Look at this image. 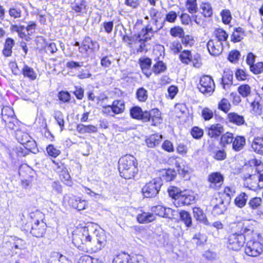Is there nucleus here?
Here are the masks:
<instances>
[{"label":"nucleus","instance_id":"nucleus-1","mask_svg":"<svg viewBox=\"0 0 263 263\" xmlns=\"http://www.w3.org/2000/svg\"><path fill=\"white\" fill-rule=\"evenodd\" d=\"M72 242L79 250L86 252L87 249L84 245L92 243L94 245L91 247V250L97 252L105 246L106 237L103 231H93L92 228L85 227L81 230V233L73 235Z\"/></svg>","mask_w":263,"mask_h":263},{"label":"nucleus","instance_id":"nucleus-2","mask_svg":"<svg viewBox=\"0 0 263 263\" xmlns=\"http://www.w3.org/2000/svg\"><path fill=\"white\" fill-rule=\"evenodd\" d=\"M118 163L120 175L125 179L134 178L138 172L137 161L132 155H126L122 157Z\"/></svg>","mask_w":263,"mask_h":263},{"label":"nucleus","instance_id":"nucleus-3","mask_svg":"<svg viewBox=\"0 0 263 263\" xmlns=\"http://www.w3.org/2000/svg\"><path fill=\"white\" fill-rule=\"evenodd\" d=\"M149 15L151 20L153 21V24L155 25V28L153 29L151 26L147 25L145 28L141 31V33L137 37L139 40H143L144 41H147L151 40L154 33L162 28L164 21L161 24H158L159 20L161 18L162 14L158 10L151 8L148 11Z\"/></svg>","mask_w":263,"mask_h":263},{"label":"nucleus","instance_id":"nucleus-4","mask_svg":"<svg viewBox=\"0 0 263 263\" xmlns=\"http://www.w3.org/2000/svg\"><path fill=\"white\" fill-rule=\"evenodd\" d=\"M167 192L171 197L178 200L179 206L188 205L195 202V196L192 191H181L178 187L171 186L168 188Z\"/></svg>","mask_w":263,"mask_h":263},{"label":"nucleus","instance_id":"nucleus-5","mask_svg":"<svg viewBox=\"0 0 263 263\" xmlns=\"http://www.w3.org/2000/svg\"><path fill=\"white\" fill-rule=\"evenodd\" d=\"M163 183L161 179L156 178L146 183L142 189L143 196L146 198H155L159 194Z\"/></svg>","mask_w":263,"mask_h":263},{"label":"nucleus","instance_id":"nucleus-6","mask_svg":"<svg viewBox=\"0 0 263 263\" xmlns=\"http://www.w3.org/2000/svg\"><path fill=\"white\" fill-rule=\"evenodd\" d=\"M139 120L143 122H148L152 120V125L154 126L160 124L162 121L161 112L158 108H154L149 111H143L142 110Z\"/></svg>","mask_w":263,"mask_h":263},{"label":"nucleus","instance_id":"nucleus-7","mask_svg":"<svg viewBox=\"0 0 263 263\" xmlns=\"http://www.w3.org/2000/svg\"><path fill=\"white\" fill-rule=\"evenodd\" d=\"M232 227V233L245 236L251 234L254 231V227L250 220H243L234 224Z\"/></svg>","mask_w":263,"mask_h":263},{"label":"nucleus","instance_id":"nucleus-8","mask_svg":"<svg viewBox=\"0 0 263 263\" xmlns=\"http://www.w3.org/2000/svg\"><path fill=\"white\" fill-rule=\"evenodd\" d=\"M246 240L245 236L231 233L228 237L227 247L229 249L238 251L243 246Z\"/></svg>","mask_w":263,"mask_h":263},{"label":"nucleus","instance_id":"nucleus-9","mask_svg":"<svg viewBox=\"0 0 263 263\" xmlns=\"http://www.w3.org/2000/svg\"><path fill=\"white\" fill-rule=\"evenodd\" d=\"M199 90L204 95H210L214 91L215 84L212 78L209 76H202L197 86Z\"/></svg>","mask_w":263,"mask_h":263},{"label":"nucleus","instance_id":"nucleus-10","mask_svg":"<svg viewBox=\"0 0 263 263\" xmlns=\"http://www.w3.org/2000/svg\"><path fill=\"white\" fill-rule=\"evenodd\" d=\"M262 251V245L259 241L251 240L247 242L245 253L247 255L252 257L258 256Z\"/></svg>","mask_w":263,"mask_h":263},{"label":"nucleus","instance_id":"nucleus-11","mask_svg":"<svg viewBox=\"0 0 263 263\" xmlns=\"http://www.w3.org/2000/svg\"><path fill=\"white\" fill-rule=\"evenodd\" d=\"M64 200L67 201L70 206L78 211L85 209L86 206V201L85 200L73 195H64Z\"/></svg>","mask_w":263,"mask_h":263},{"label":"nucleus","instance_id":"nucleus-12","mask_svg":"<svg viewBox=\"0 0 263 263\" xmlns=\"http://www.w3.org/2000/svg\"><path fill=\"white\" fill-rule=\"evenodd\" d=\"M260 162L258 163V161L256 160L255 165L256 174H252L249 175V178L253 181V182L256 184V186L260 189L263 187V165L260 164Z\"/></svg>","mask_w":263,"mask_h":263},{"label":"nucleus","instance_id":"nucleus-13","mask_svg":"<svg viewBox=\"0 0 263 263\" xmlns=\"http://www.w3.org/2000/svg\"><path fill=\"white\" fill-rule=\"evenodd\" d=\"M223 176L219 172H214L208 176V181L210 182V187L218 190L223 184Z\"/></svg>","mask_w":263,"mask_h":263},{"label":"nucleus","instance_id":"nucleus-14","mask_svg":"<svg viewBox=\"0 0 263 263\" xmlns=\"http://www.w3.org/2000/svg\"><path fill=\"white\" fill-rule=\"evenodd\" d=\"M46 224L43 221L36 220L32 225L31 234L36 237H42L46 232Z\"/></svg>","mask_w":263,"mask_h":263},{"label":"nucleus","instance_id":"nucleus-15","mask_svg":"<svg viewBox=\"0 0 263 263\" xmlns=\"http://www.w3.org/2000/svg\"><path fill=\"white\" fill-rule=\"evenodd\" d=\"M206 46L210 54L213 56L219 55L223 50L222 42L215 41L214 39L210 40Z\"/></svg>","mask_w":263,"mask_h":263},{"label":"nucleus","instance_id":"nucleus-16","mask_svg":"<svg viewBox=\"0 0 263 263\" xmlns=\"http://www.w3.org/2000/svg\"><path fill=\"white\" fill-rule=\"evenodd\" d=\"M205 130L210 137L215 139L220 137L224 131L223 125L219 123L211 125L206 127Z\"/></svg>","mask_w":263,"mask_h":263},{"label":"nucleus","instance_id":"nucleus-17","mask_svg":"<svg viewBox=\"0 0 263 263\" xmlns=\"http://www.w3.org/2000/svg\"><path fill=\"white\" fill-rule=\"evenodd\" d=\"M81 47L85 52H87L89 49L93 52L98 50L100 46L97 41H93L89 36H86L82 42Z\"/></svg>","mask_w":263,"mask_h":263},{"label":"nucleus","instance_id":"nucleus-18","mask_svg":"<svg viewBox=\"0 0 263 263\" xmlns=\"http://www.w3.org/2000/svg\"><path fill=\"white\" fill-rule=\"evenodd\" d=\"M139 64L143 73L147 77H149L152 74L150 68L152 65V60L149 58H141L139 60Z\"/></svg>","mask_w":263,"mask_h":263},{"label":"nucleus","instance_id":"nucleus-19","mask_svg":"<svg viewBox=\"0 0 263 263\" xmlns=\"http://www.w3.org/2000/svg\"><path fill=\"white\" fill-rule=\"evenodd\" d=\"M193 216L196 220L205 226H210V223L202 209L199 208L195 207L193 209Z\"/></svg>","mask_w":263,"mask_h":263},{"label":"nucleus","instance_id":"nucleus-20","mask_svg":"<svg viewBox=\"0 0 263 263\" xmlns=\"http://www.w3.org/2000/svg\"><path fill=\"white\" fill-rule=\"evenodd\" d=\"M216 200L217 202L213 206L212 211V214L215 216L223 214L227 209L223 199L219 198L218 199L216 198Z\"/></svg>","mask_w":263,"mask_h":263},{"label":"nucleus","instance_id":"nucleus-21","mask_svg":"<svg viewBox=\"0 0 263 263\" xmlns=\"http://www.w3.org/2000/svg\"><path fill=\"white\" fill-rule=\"evenodd\" d=\"M3 122L7 129L13 131L15 134L20 130V128L21 123L18 120L16 117L6 120Z\"/></svg>","mask_w":263,"mask_h":263},{"label":"nucleus","instance_id":"nucleus-22","mask_svg":"<svg viewBox=\"0 0 263 263\" xmlns=\"http://www.w3.org/2000/svg\"><path fill=\"white\" fill-rule=\"evenodd\" d=\"M24 8V6L21 4H15L10 6L9 9V14L14 18H20Z\"/></svg>","mask_w":263,"mask_h":263},{"label":"nucleus","instance_id":"nucleus-23","mask_svg":"<svg viewBox=\"0 0 263 263\" xmlns=\"http://www.w3.org/2000/svg\"><path fill=\"white\" fill-rule=\"evenodd\" d=\"M248 199L249 195L245 192H241L235 198L234 204L238 208H242L246 205Z\"/></svg>","mask_w":263,"mask_h":263},{"label":"nucleus","instance_id":"nucleus-24","mask_svg":"<svg viewBox=\"0 0 263 263\" xmlns=\"http://www.w3.org/2000/svg\"><path fill=\"white\" fill-rule=\"evenodd\" d=\"M252 147L256 153L263 155V135L262 137L254 138Z\"/></svg>","mask_w":263,"mask_h":263},{"label":"nucleus","instance_id":"nucleus-25","mask_svg":"<svg viewBox=\"0 0 263 263\" xmlns=\"http://www.w3.org/2000/svg\"><path fill=\"white\" fill-rule=\"evenodd\" d=\"M246 144V139L242 136H236L232 142V148L235 151L238 152L244 147Z\"/></svg>","mask_w":263,"mask_h":263},{"label":"nucleus","instance_id":"nucleus-26","mask_svg":"<svg viewBox=\"0 0 263 263\" xmlns=\"http://www.w3.org/2000/svg\"><path fill=\"white\" fill-rule=\"evenodd\" d=\"M155 218L154 214L148 212H143L138 214L137 217L138 221L141 223L151 222L154 221Z\"/></svg>","mask_w":263,"mask_h":263},{"label":"nucleus","instance_id":"nucleus-27","mask_svg":"<svg viewBox=\"0 0 263 263\" xmlns=\"http://www.w3.org/2000/svg\"><path fill=\"white\" fill-rule=\"evenodd\" d=\"M162 139V137L161 135L154 134L147 138L145 142L148 147L153 148L158 145L161 141Z\"/></svg>","mask_w":263,"mask_h":263},{"label":"nucleus","instance_id":"nucleus-28","mask_svg":"<svg viewBox=\"0 0 263 263\" xmlns=\"http://www.w3.org/2000/svg\"><path fill=\"white\" fill-rule=\"evenodd\" d=\"M111 111L115 114L122 113L125 109V104L123 100H115L111 104Z\"/></svg>","mask_w":263,"mask_h":263},{"label":"nucleus","instance_id":"nucleus-29","mask_svg":"<svg viewBox=\"0 0 263 263\" xmlns=\"http://www.w3.org/2000/svg\"><path fill=\"white\" fill-rule=\"evenodd\" d=\"M1 115L2 122L16 117L13 109L9 106L3 107L2 108Z\"/></svg>","mask_w":263,"mask_h":263},{"label":"nucleus","instance_id":"nucleus-30","mask_svg":"<svg viewBox=\"0 0 263 263\" xmlns=\"http://www.w3.org/2000/svg\"><path fill=\"white\" fill-rule=\"evenodd\" d=\"M77 130L80 134L93 133L97 132V127L92 125H85L82 124L77 125Z\"/></svg>","mask_w":263,"mask_h":263},{"label":"nucleus","instance_id":"nucleus-31","mask_svg":"<svg viewBox=\"0 0 263 263\" xmlns=\"http://www.w3.org/2000/svg\"><path fill=\"white\" fill-rule=\"evenodd\" d=\"M15 42L12 38L8 37L6 39L4 44V48L3 50V53L5 57H8L11 55L12 48Z\"/></svg>","mask_w":263,"mask_h":263},{"label":"nucleus","instance_id":"nucleus-32","mask_svg":"<svg viewBox=\"0 0 263 263\" xmlns=\"http://www.w3.org/2000/svg\"><path fill=\"white\" fill-rule=\"evenodd\" d=\"M200 8L201 11V14L205 17H211L213 13V10L211 4L209 2H202L200 5Z\"/></svg>","mask_w":263,"mask_h":263},{"label":"nucleus","instance_id":"nucleus-33","mask_svg":"<svg viewBox=\"0 0 263 263\" xmlns=\"http://www.w3.org/2000/svg\"><path fill=\"white\" fill-rule=\"evenodd\" d=\"M71 8L77 13L84 11L86 9V2L85 0H76L71 4Z\"/></svg>","mask_w":263,"mask_h":263},{"label":"nucleus","instance_id":"nucleus-34","mask_svg":"<svg viewBox=\"0 0 263 263\" xmlns=\"http://www.w3.org/2000/svg\"><path fill=\"white\" fill-rule=\"evenodd\" d=\"M179 217L181 221L184 223L186 227L190 228L192 226V218L189 212L181 210L179 212Z\"/></svg>","mask_w":263,"mask_h":263},{"label":"nucleus","instance_id":"nucleus-35","mask_svg":"<svg viewBox=\"0 0 263 263\" xmlns=\"http://www.w3.org/2000/svg\"><path fill=\"white\" fill-rule=\"evenodd\" d=\"M230 122L237 125H241L244 124L245 119L243 116L238 115L235 112H230L228 115Z\"/></svg>","mask_w":263,"mask_h":263},{"label":"nucleus","instance_id":"nucleus-36","mask_svg":"<svg viewBox=\"0 0 263 263\" xmlns=\"http://www.w3.org/2000/svg\"><path fill=\"white\" fill-rule=\"evenodd\" d=\"M262 200L260 197L251 198L248 203V207L252 210H257L261 206Z\"/></svg>","mask_w":263,"mask_h":263},{"label":"nucleus","instance_id":"nucleus-37","mask_svg":"<svg viewBox=\"0 0 263 263\" xmlns=\"http://www.w3.org/2000/svg\"><path fill=\"white\" fill-rule=\"evenodd\" d=\"M48 263H72L71 261L59 253H55L54 255L51 257Z\"/></svg>","mask_w":263,"mask_h":263},{"label":"nucleus","instance_id":"nucleus-38","mask_svg":"<svg viewBox=\"0 0 263 263\" xmlns=\"http://www.w3.org/2000/svg\"><path fill=\"white\" fill-rule=\"evenodd\" d=\"M177 173L173 169H168L167 170H165L162 172V177L160 178L161 179V181L162 180H165L166 181H171L173 180L176 177Z\"/></svg>","mask_w":263,"mask_h":263},{"label":"nucleus","instance_id":"nucleus-39","mask_svg":"<svg viewBox=\"0 0 263 263\" xmlns=\"http://www.w3.org/2000/svg\"><path fill=\"white\" fill-rule=\"evenodd\" d=\"M171 209L168 208L166 209L164 206L158 205L152 208V211L155 213V215L162 216L163 217H167L168 214L167 211H169Z\"/></svg>","mask_w":263,"mask_h":263},{"label":"nucleus","instance_id":"nucleus-40","mask_svg":"<svg viewBox=\"0 0 263 263\" xmlns=\"http://www.w3.org/2000/svg\"><path fill=\"white\" fill-rule=\"evenodd\" d=\"M22 73L24 77H27L31 80H34L36 78V74L33 69L27 65L24 66Z\"/></svg>","mask_w":263,"mask_h":263},{"label":"nucleus","instance_id":"nucleus-41","mask_svg":"<svg viewBox=\"0 0 263 263\" xmlns=\"http://www.w3.org/2000/svg\"><path fill=\"white\" fill-rule=\"evenodd\" d=\"M258 98H255L253 102L251 103L252 113L255 116H259L262 113V107L260 104Z\"/></svg>","mask_w":263,"mask_h":263},{"label":"nucleus","instance_id":"nucleus-42","mask_svg":"<svg viewBox=\"0 0 263 263\" xmlns=\"http://www.w3.org/2000/svg\"><path fill=\"white\" fill-rule=\"evenodd\" d=\"M233 139V134L229 132H227L221 136L220 143L223 147H225L227 145L232 143Z\"/></svg>","mask_w":263,"mask_h":263},{"label":"nucleus","instance_id":"nucleus-43","mask_svg":"<svg viewBox=\"0 0 263 263\" xmlns=\"http://www.w3.org/2000/svg\"><path fill=\"white\" fill-rule=\"evenodd\" d=\"M185 7L190 13L193 14L198 12V8L197 0H186Z\"/></svg>","mask_w":263,"mask_h":263},{"label":"nucleus","instance_id":"nucleus-44","mask_svg":"<svg viewBox=\"0 0 263 263\" xmlns=\"http://www.w3.org/2000/svg\"><path fill=\"white\" fill-rule=\"evenodd\" d=\"M15 137L18 141L23 145L26 143L30 138H31L28 133L19 130L15 134Z\"/></svg>","mask_w":263,"mask_h":263},{"label":"nucleus","instance_id":"nucleus-45","mask_svg":"<svg viewBox=\"0 0 263 263\" xmlns=\"http://www.w3.org/2000/svg\"><path fill=\"white\" fill-rule=\"evenodd\" d=\"M136 96L139 101L145 102L148 98V92L143 87H140L137 90Z\"/></svg>","mask_w":263,"mask_h":263},{"label":"nucleus","instance_id":"nucleus-46","mask_svg":"<svg viewBox=\"0 0 263 263\" xmlns=\"http://www.w3.org/2000/svg\"><path fill=\"white\" fill-rule=\"evenodd\" d=\"M233 74L230 71H224V74L221 78V83L223 88L226 89V85H230L232 84Z\"/></svg>","mask_w":263,"mask_h":263},{"label":"nucleus","instance_id":"nucleus-47","mask_svg":"<svg viewBox=\"0 0 263 263\" xmlns=\"http://www.w3.org/2000/svg\"><path fill=\"white\" fill-rule=\"evenodd\" d=\"M53 117L56 120L58 124L60 127L61 131H62L64 128L65 121L64 120V115L61 111L59 110L54 111L53 114Z\"/></svg>","mask_w":263,"mask_h":263},{"label":"nucleus","instance_id":"nucleus-48","mask_svg":"<svg viewBox=\"0 0 263 263\" xmlns=\"http://www.w3.org/2000/svg\"><path fill=\"white\" fill-rule=\"evenodd\" d=\"M192 55L190 50H184L179 55V59L181 62L185 64H188L191 62Z\"/></svg>","mask_w":263,"mask_h":263},{"label":"nucleus","instance_id":"nucleus-49","mask_svg":"<svg viewBox=\"0 0 263 263\" xmlns=\"http://www.w3.org/2000/svg\"><path fill=\"white\" fill-rule=\"evenodd\" d=\"M166 69V66L162 61L157 62L152 67V71L156 74L163 72Z\"/></svg>","mask_w":263,"mask_h":263},{"label":"nucleus","instance_id":"nucleus-50","mask_svg":"<svg viewBox=\"0 0 263 263\" xmlns=\"http://www.w3.org/2000/svg\"><path fill=\"white\" fill-rule=\"evenodd\" d=\"M214 33L216 38L215 40L219 41L220 42L226 41L228 37V35L226 32L220 28L215 30Z\"/></svg>","mask_w":263,"mask_h":263},{"label":"nucleus","instance_id":"nucleus-51","mask_svg":"<svg viewBox=\"0 0 263 263\" xmlns=\"http://www.w3.org/2000/svg\"><path fill=\"white\" fill-rule=\"evenodd\" d=\"M239 93L243 98L248 97L251 93V87L248 84L239 86L237 89Z\"/></svg>","mask_w":263,"mask_h":263},{"label":"nucleus","instance_id":"nucleus-52","mask_svg":"<svg viewBox=\"0 0 263 263\" xmlns=\"http://www.w3.org/2000/svg\"><path fill=\"white\" fill-rule=\"evenodd\" d=\"M231 104L228 101V100L223 98L221 101L219 102L218 108L219 109L223 111V112L227 113L228 112L230 108H231Z\"/></svg>","mask_w":263,"mask_h":263},{"label":"nucleus","instance_id":"nucleus-53","mask_svg":"<svg viewBox=\"0 0 263 263\" xmlns=\"http://www.w3.org/2000/svg\"><path fill=\"white\" fill-rule=\"evenodd\" d=\"M23 145L25 148L34 154L38 152L36 142L32 138H30V139Z\"/></svg>","mask_w":263,"mask_h":263},{"label":"nucleus","instance_id":"nucleus-54","mask_svg":"<svg viewBox=\"0 0 263 263\" xmlns=\"http://www.w3.org/2000/svg\"><path fill=\"white\" fill-rule=\"evenodd\" d=\"M112 263H134L130 258V256L127 254L119 255L114 259Z\"/></svg>","mask_w":263,"mask_h":263},{"label":"nucleus","instance_id":"nucleus-55","mask_svg":"<svg viewBox=\"0 0 263 263\" xmlns=\"http://www.w3.org/2000/svg\"><path fill=\"white\" fill-rule=\"evenodd\" d=\"M83 62H76L74 61H69L66 63V67L71 71L72 70H78L80 68L83 66Z\"/></svg>","mask_w":263,"mask_h":263},{"label":"nucleus","instance_id":"nucleus-56","mask_svg":"<svg viewBox=\"0 0 263 263\" xmlns=\"http://www.w3.org/2000/svg\"><path fill=\"white\" fill-rule=\"evenodd\" d=\"M46 151L48 155L53 158L57 157L61 153V151L53 144H49L46 147Z\"/></svg>","mask_w":263,"mask_h":263},{"label":"nucleus","instance_id":"nucleus-57","mask_svg":"<svg viewBox=\"0 0 263 263\" xmlns=\"http://www.w3.org/2000/svg\"><path fill=\"white\" fill-rule=\"evenodd\" d=\"M181 38L182 44L185 47H191L194 44L195 41L191 35L183 34Z\"/></svg>","mask_w":263,"mask_h":263},{"label":"nucleus","instance_id":"nucleus-58","mask_svg":"<svg viewBox=\"0 0 263 263\" xmlns=\"http://www.w3.org/2000/svg\"><path fill=\"white\" fill-rule=\"evenodd\" d=\"M250 70L255 74H259L263 72V62H258L250 67Z\"/></svg>","mask_w":263,"mask_h":263},{"label":"nucleus","instance_id":"nucleus-59","mask_svg":"<svg viewBox=\"0 0 263 263\" xmlns=\"http://www.w3.org/2000/svg\"><path fill=\"white\" fill-rule=\"evenodd\" d=\"M213 154L214 158L218 161L223 160L227 158V153L223 149L215 150L213 152Z\"/></svg>","mask_w":263,"mask_h":263},{"label":"nucleus","instance_id":"nucleus-60","mask_svg":"<svg viewBox=\"0 0 263 263\" xmlns=\"http://www.w3.org/2000/svg\"><path fill=\"white\" fill-rule=\"evenodd\" d=\"M142 111V108L139 106H134L130 110L131 117L135 119L139 120Z\"/></svg>","mask_w":263,"mask_h":263},{"label":"nucleus","instance_id":"nucleus-61","mask_svg":"<svg viewBox=\"0 0 263 263\" xmlns=\"http://www.w3.org/2000/svg\"><path fill=\"white\" fill-rule=\"evenodd\" d=\"M191 134L194 138L199 139L203 136V130L197 126H194L192 128Z\"/></svg>","mask_w":263,"mask_h":263},{"label":"nucleus","instance_id":"nucleus-62","mask_svg":"<svg viewBox=\"0 0 263 263\" xmlns=\"http://www.w3.org/2000/svg\"><path fill=\"white\" fill-rule=\"evenodd\" d=\"M170 34L174 37H179L181 38L184 34V31L182 28L176 26L171 29Z\"/></svg>","mask_w":263,"mask_h":263},{"label":"nucleus","instance_id":"nucleus-63","mask_svg":"<svg viewBox=\"0 0 263 263\" xmlns=\"http://www.w3.org/2000/svg\"><path fill=\"white\" fill-rule=\"evenodd\" d=\"M61 179L64 183L69 186H71L72 185V181L70 180V176L69 174L65 171H62L60 175Z\"/></svg>","mask_w":263,"mask_h":263},{"label":"nucleus","instance_id":"nucleus-64","mask_svg":"<svg viewBox=\"0 0 263 263\" xmlns=\"http://www.w3.org/2000/svg\"><path fill=\"white\" fill-rule=\"evenodd\" d=\"M222 20L225 24H229L232 19L231 12L229 10H223L221 12Z\"/></svg>","mask_w":263,"mask_h":263}]
</instances>
